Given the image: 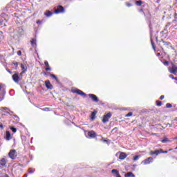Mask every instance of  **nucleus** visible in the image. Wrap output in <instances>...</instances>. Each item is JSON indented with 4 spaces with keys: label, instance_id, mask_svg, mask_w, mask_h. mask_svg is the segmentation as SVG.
Returning <instances> with one entry per match:
<instances>
[{
    "label": "nucleus",
    "instance_id": "0eeeda50",
    "mask_svg": "<svg viewBox=\"0 0 177 177\" xmlns=\"http://www.w3.org/2000/svg\"><path fill=\"white\" fill-rule=\"evenodd\" d=\"M111 115H112V114L111 112L104 115L102 118V122L104 124H106V122H109V120L111 118Z\"/></svg>",
    "mask_w": 177,
    "mask_h": 177
},
{
    "label": "nucleus",
    "instance_id": "f3484780",
    "mask_svg": "<svg viewBox=\"0 0 177 177\" xmlns=\"http://www.w3.org/2000/svg\"><path fill=\"white\" fill-rule=\"evenodd\" d=\"M5 139L6 140H10V139H12V135L10 134V132H9L8 131L6 132Z\"/></svg>",
    "mask_w": 177,
    "mask_h": 177
},
{
    "label": "nucleus",
    "instance_id": "412c9836",
    "mask_svg": "<svg viewBox=\"0 0 177 177\" xmlns=\"http://www.w3.org/2000/svg\"><path fill=\"white\" fill-rule=\"evenodd\" d=\"M0 110L1 111H3L4 113H6V114H10V113L6 111V110H9V108L8 107L1 106L0 107Z\"/></svg>",
    "mask_w": 177,
    "mask_h": 177
},
{
    "label": "nucleus",
    "instance_id": "3c124183",
    "mask_svg": "<svg viewBox=\"0 0 177 177\" xmlns=\"http://www.w3.org/2000/svg\"><path fill=\"white\" fill-rule=\"evenodd\" d=\"M164 97H165V96L161 95V96L160 97V100H164Z\"/></svg>",
    "mask_w": 177,
    "mask_h": 177
},
{
    "label": "nucleus",
    "instance_id": "6e6552de",
    "mask_svg": "<svg viewBox=\"0 0 177 177\" xmlns=\"http://www.w3.org/2000/svg\"><path fill=\"white\" fill-rule=\"evenodd\" d=\"M23 35H24V30L22 28H18L17 34V39H20Z\"/></svg>",
    "mask_w": 177,
    "mask_h": 177
},
{
    "label": "nucleus",
    "instance_id": "774afa93",
    "mask_svg": "<svg viewBox=\"0 0 177 177\" xmlns=\"http://www.w3.org/2000/svg\"><path fill=\"white\" fill-rule=\"evenodd\" d=\"M176 84H177V82H176Z\"/></svg>",
    "mask_w": 177,
    "mask_h": 177
},
{
    "label": "nucleus",
    "instance_id": "e433bc0d",
    "mask_svg": "<svg viewBox=\"0 0 177 177\" xmlns=\"http://www.w3.org/2000/svg\"><path fill=\"white\" fill-rule=\"evenodd\" d=\"M159 151H162L160 152V154L161 153L167 154V153H168V151H163L162 149H159Z\"/></svg>",
    "mask_w": 177,
    "mask_h": 177
},
{
    "label": "nucleus",
    "instance_id": "c9c22d12",
    "mask_svg": "<svg viewBox=\"0 0 177 177\" xmlns=\"http://www.w3.org/2000/svg\"><path fill=\"white\" fill-rule=\"evenodd\" d=\"M164 66H165L166 67H168V66H169V62L168 61H165L163 62Z\"/></svg>",
    "mask_w": 177,
    "mask_h": 177
},
{
    "label": "nucleus",
    "instance_id": "f257e3e1",
    "mask_svg": "<svg viewBox=\"0 0 177 177\" xmlns=\"http://www.w3.org/2000/svg\"><path fill=\"white\" fill-rule=\"evenodd\" d=\"M159 45L161 48V49H171L172 48V44L171 42L165 41L163 39H161L159 41Z\"/></svg>",
    "mask_w": 177,
    "mask_h": 177
},
{
    "label": "nucleus",
    "instance_id": "dca6fc26",
    "mask_svg": "<svg viewBox=\"0 0 177 177\" xmlns=\"http://www.w3.org/2000/svg\"><path fill=\"white\" fill-rule=\"evenodd\" d=\"M162 151H160V149H156L155 151H151L149 152L150 156H153L155 154V156H158V154H161Z\"/></svg>",
    "mask_w": 177,
    "mask_h": 177
},
{
    "label": "nucleus",
    "instance_id": "393cba45",
    "mask_svg": "<svg viewBox=\"0 0 177 177\" xmlns=\"http://www.w3.org/2000/svg\"><path fill=\"white\" fill-rule=\"evenodd\" d=\"M111 172L113 174L114 176L120 175V171L117 169H112Z\"/></svg>",
    "mask_w": 177,
    "mask_h": 177
},
{
    "label": "nucleus",
    "instance_id": "a211bd4d",
    "mask_svg": "<svg viewBox=\"0 0 177 177\" xmlns=\"http://www.w3.org/2000/svg\"><path fill=\"white\" fill-rule=\"evenodd\" d=\"M127 158V153L125 152H121L119 156V160H125Z\"/></svg>",
    "mask_w": 177,
    "mask_h": 177
},
{
    "label": "nucleus",
    "instance_id": "09e8293b",
    "mask_svg": "<svg viewBox=\"0 0 177 177\" xmlns=\"http://www.w3.org/2000/svg\"><path fill=\"white\" fill-rule=\"evenodd\" d=\"M17 53L18 56H21V50H18Z\"/></svg>",
    "mask_w": 177,
    "mask_h": 177
},
{
    "label": "nucleus",
    "instance_id": "4d7b16f0",
    "mask_svg": "<svg viewBox=\"0 0 177 177\" xmlns=\"http://www.w3.org/2000/svg\"><path fill=\"white\" fill-rule=\"evenodd\" d=\"M172 23H176V19L173 20Z\"/></svg>",
    "mask_w": 177,
    "mask_h": 177
},
{
    "label": "nucleus",
    "instance_id": "4c0bfd02",
    "mask_svg": "<svg viewBox=\"0 0 177 177\" xmlns=\"http://www.w3.org/2000/svg\"><path fill=\"white\" fill-rule=\"evenodd\" d=\"M149 28L151 35V31L153 30V25H151V23L149 24Z\"/></svg>",
    "mask_w": 177,
    "mask_h": 177
},
{
    "label": "nucleus",
    "instance_id": "cd10ccee",
    "mask_svg": "<svg viewBox=\"0 0 177 177\" xmlns=\"http://www.w3.org/2000/svg\"><path fill=\"white\" fill-rule=\"evenodd\" d=\"M161 142L162 143H168L170 142V140L167 138H165L163 140H162Z\"/></svg>",
    "mask_w": 177,
    "mask_h": 177
},
{
    "label": "nucleus",
    "instance_id": "1a4fd4ad",
    "mask_svg": "<svg viewBox=\"0 0 177 177\" xmlns=\"http://www.w3.org/2000/svg\"><path fill=\"white\" fill-rule=\"evenodd\" d=\"M73 93H77V95H80V96H83V97H86V93H84L82 91L77 88L76 90L72 91Z\"/></svg>",
    "mask_w": 177,
    "mask_h": 177
},
{
    "label": "nucleus",
    "instance_id": "c03bdc74",
    "mask_svg": "<svg viewBox=\"0 0 177 177\" xmlns=\"http://www.w3.org/2000/svg\"><path fill=\"white\" fill-rule=\"evenodd\" d=\"M132 114H133L132 112H129L126 115V117H132Z\"/></svg>",
    "mask_w": 177,
    "mask_h": 177
},
{
    "label": "nucleus",
    "instance_id": "9b49d317",
    "mask_svg": "<svg viewBox=\"0 0 177 177\" xmlns=\"http://www.w3.org/2000/svg\"><path fill=\"white\" fill-rule=\"evenodd\" d=\"M6 94V92H5V90L2 89V86L0 85V102H2V100L5 99Z\"/></svg>",
    "mask_w": 177,
    "mask_h": 177
},
{
    "label": "nucleus",
    "instance_id": "6ab92c4d",
    "mask_svg": "<svg viewBox=\"0 0 177 177\" xmlns=\"http://www.w3.org/2000/svg\"><path fill=\"white\" fill-rule=\"evenodd\" d=\"M31 46L34 48V46H37V39L32 38L30 40Z\"/></svg>",
    "mask_w": 177,
    "mask_h": 177
},
{
    "label": "nucleus",
    "instance_id": "72a5a7b5",
    "mask_svg": "<svg viewBox=\"0 0 177 177\" xmlns=\"http://www.w3.org/2000/svg\"><path fill=\"white\" fill-rule=\"evenodd\" d=\"M50 77H51V78H53L55 80L57 78V76H56L55 74H50Z\"/></svg>",
    "mask_w": 177,
    "mask_h": 177
},
{
    "label": "nucleus",
    "instance_id": "f8f14e48",
    "mask_svg": "<svg viewBox=\"0 0 177 177\" xmlns=\"http://www.w3.org/2000/svg\"><path fill=\"white\" fill-rule=\"evenodd\" d=\"M88 97L91 98V100L95 103H97L99 102V98L95 94H88Z\"/></svg>",
    "mask_w": 177,
    "mask_h": 177
},
{
    "label": "nucleus",
    "instance_id": "aec40b11",
    "mask_svg": "<svg viewBox=\"0 0 177 177\" xmlns=\"http://www.w3.org/2000/svg\"><path fill=\"white\" fill-rule=\"evenodd\" d=\"M97 113V112H96V111L91 112V118H90L91 120V121H93L95 120V118H96Z\"/></svg>",
    "mask_w": 177,
    "mask_h": 177
},
{
    "label": "nucleus",
    "instance_id": "338daca9",
    "mask_svg": "<svg viewBox=\"0 0 177 177\" xmlns=\"http://www.w3.org/2000/svg\"><path fill=\"white\" fill-rule=\"evenodd\" d=\"M133 167H136V165H134Z\"/></svg>",
    "mask_w": 177,
    "mask_h": 177
},
{
    "label": "nucleus",
    "instance_id": "6e6d98bb",
    "mask_svg": "<svg viewBox=\"0 0 177 177\" xmlns=\"http://www.w3.org/2000/svg\"><path fill=\"white\" fill-rule=\"evenodd\" d=\"M161 2V0H156V3H160Z\"/></svg>",
    "mask_w": 177,
    "mask_h": 177
},
{
    "label": "nucleus",
    "instance_id": "9d476101",
    "mask_svg": "<svg viewBox=\"0 0 177 177\" xmlns=\"http://www.w3.org/2000/svg\"><path fill=\"white\" fill-rule=\"evenodd\" d=\"M153 161H154V159L153 158V157H149L148 158L144 160L142 162V164H144V165H148V164H151Z\"/></svg>",
    "mask_w": 177,
    "mask_h": 177
},
{
    "label": "nucleus",
    "instance_id": "b1692460",
    "mask_svg": "<svg viewBox=\"0 0 177 177\" xmlns=\"http://www.w3.org/2000/svg\"><path fill=\"white\" fill-rule=\"evenodd\" d=\"M135 3L136 6H142V5L143 4V1H142V0L136 1Z\"/></svg>",
    "mask_w": 177,
    "mask_h": 177
},
{
    "label": "nucleus",
    "instance_id": "c85d7f7f",
    "mask_svg": "<svg viewBox=\"0 0 177 177\" xmlns=\"http://www.w3.org/2000/svg\"><path fill=\"white\" fill-rule=\"evenodd\" d=\"M156 106H158V107H161V106H162V102L160 100H157L156 101Z\"/></svg>",
    "mask_w": 177,
    "mask_h": 177
},
{
    "label": "nucleus",
    "instance_id": "bf43d9fd",
    "mask_svg": "<svg viewBox=\"0 0 177 177\" xmlns=\"http://www.w3.org/2000/svg\"><path fill=\"white\" fill-rule=\"evenodd\" d=\"M174 18L177 19V14L174 15Z\"/></svg>",
    "mask_w": 177,
    "mask_h": 177
},
{
    "label": "nucleus",
    "instance_id": "ea45409f",
    "mask_svg": "<svg viewBox=\"0 0 177 177\" xmlns=\"http://www.w3.org/2000/svg\"><path fill=\"white\" fill-rule=\"evenodd\" d=\"M166 107L167 109H171V107H172V104H171L170 103H167L166 104Z\"/></svg>",
    "mask_w": 177,
    "mask_h": 177
},
{
    "label": "nucleus",
    "instance_id": "49530a36",
    "mask_svg": "<svg viewBox=\"0 0 177 177\" xmlns=\"http://www.w3.org/2000/svg\"><path fill=\"white\" fill-rule=\"evenodd\" d=\"M169 78H171V80H175V77H174V75L171 74L169 75Z\"/></svg>",
    "mask_w": 177,
    "mask_h": 177
},
{
    "label": "nucleus",
    "instance_id": "0e129e2a",
    "mask_svg": "<svg viewBox=\"0 0 177 177\" xmlns=\"http://www.w3.org/2000/svg\"><path fill=\"white\" fill-rule=\"evenodd\" d=\"M10 113H11L12 114H13V111H10Z\"/></svg>",
    "mask_w": 177,
    "mask_h": 177
},
{
    "label": "nucleus",
    "instance_id": "20e7f679",
    "mask_svg": "<svg viewBox=\"0 0 177 177\" xmlns=\"http://www.w3.org/2000/svg\"><path fill=\"white\" fill-rule=\"evenodd\" d=\"M23 78V75L19 74V73H17L12 75V80L15 82H19V81H21V79Z\"/></svg>",
    "mask_w": 177,
    "mask_h": 177
},
{
    "label": "nucleus",
    "instance_id": "58836bf2",
    "mask_svg": "<svg viewBox=\"0 0 177 177\" xmlns=\"http://www.w3.org/2000/svg\"><path fill=\"white\" fill-rule=\"evenodd\" d=\"M138 12L140 13H142V15H144V16H146V14L145 13V12L143 11V8H141L138 10Z\"/></svg>",
    "mask_w": 177,
    "mask_h": 177
},
{
    "label": "nucleus",
    "instance_id": "13d9d810",
    "mask_svg": "<svg viewBox=\"0 0 177 177\" xmlns=\"http://www.w3.org/2000/svg\"><path fill=\"white\" fill-rule=\"evenodd\" d=\"M4 177H9V176L8 174H5Z\"/></svg>",
    "mask_w": 177,
    "mask_h": 177
},
{
    "label": "nucleus",
    "instance_id": "7ed1b4c3",
    "mask_svg": "<svg viewBox=\"0 0 177 177\" xmlns=\"http://www.w3.org/2000/svg\"><path fill=\"white\" fill-rule=\"evenodd\" d=\"M6 167H8V159L4 156L0 159V169H3V168H6Z\"/></svg>",
    "mask_w": 177,
    "mask_h": 177
},
{
    "label": "nucleus",
    "instance_id": "ddd939ff",
    "mask_svg": "<svg viewBox=\"0 0 177 177\" xmlns=\"http://www.w3.org/2000/svg\"><path fill=\"white\" fill-rule=\"evenodd\" d=\"M21 68L22 71L21 72V75H23V74H26L27 73V66L24 65V64H21Z\"/></svg>",
    "mask_w": 177,
    "mask_h": 177
},
{
    "label": "nucleus",
    "instance_id": "c756f323",
    "mask_svg": "<svg viewBox=\"0 0 177 177\" xmlns=\"http://www.w3.org/2000/svg\"><path fill=\"white\" fill-rule=\"evenodd\" d=\"M10 129L13 133H16V132H17V129H16L15 127H11Z\"/></svg>",
    "mask_w": 177,
    "mask_h": 177
},
{
    "label": "nucleus",
    "instance_id": "2eb2a0df",
    "mask_svg": "<svg viewBox=\"0 0 177 177\" xmlns=\"http://www.w3.org/2000/svg\"><path fill=\"white\" fill-rule=\"evenodd\" d=\"M53 13L55 12H52V11L47 10L44 12V16H46V17H52V16H53Z\"/></svg>",
    "mask_w": 177,
    "mask_h": 177
},
{
    "label": "nucleus",
    "instance_id": "680f3d73",
    "mask_svg": "<svg viewBox=\"0 0 177 177\" xmlns=\"http://www.w3.org/2000/svg\"><path fill=\"white\" fill-rule=\"evenodd\" d=\"M42 110H44V111H46V108L42 109Z\"/></svg>",
    "mask_w": 177,
    "mask_h": 177
},
{
    "label": "nucleus",
    "instance_id": "37998d69",
    "mask_svg": "<svg viewBox=\"0 0 177 177\" xmlns=\"http://www.w3.org/2000/svg\"><path fill=\"white\" fill-rule=\"evenodd\" d=\"M28 174H34V170L31 168L28 169Z\"/></svg>",
    "mask_w": 177,
    "mask_h": 177
},
{
    "label": "nucleus",
    "instance_id": "7c9ffc66",
    "mask_svg": "<svg viewBox=\"0 0 177 177\" xmlns=\"http://www.w3.org/2000/svg\"><path fill=\"white\" fill-rule=\"evenodd\" d=\"M139 158H140V156L136 155L133 157V161H136V160H139Z\"/></svg>",
    "mask_w": 177,
    "mask_h": 177
},
{
    "label": "nucleus",
    "instance_id": "a18cd8bd",
    "mask_svg": "<svg viewBox=\"0 0 177 177\" xmlns=\"http://www.w3.org/2000/svg\"><path fill=\"white\" fill-rule=\"evenodd\" d=\"M36 23H37V24H42L43 21H42V20H37L36 21Z\"/></svg>",
    "mask_w": 177,
    "mask_h": 177
},
{
    "label": "nucleus",
    "instance_id": "39448f33",
    "mask_svg": "<svg viewBox=\"0 0 177 177\" xmlns=\"http://www.w3.org/2000/svg\"><path fill=\"white\" fill-rule=\"evenodd\" d=\"M66 10H64V7L62 6H58L57 9L54 11L55 15H60V13H65Z\"/></svg>",
    "mask_w": 177,
    "mask_h": 177
},
{
    "label": "nucleus",
    "instance_id": "2f4dec72",
    "mask_svg": "<svg viewBox=\"0 0 177 177\" xmlns=\"http://www.w3.org/2000/svg\"><path fill=\"white\" fill-rule=\"evenodd\" d=\"M151 44L153 50H156V46H154V41H153V39H151Z\"/></svg>",
    "mask_w": 177,
    "mask_h": 177
},
{
    "label": "nucleus",
    "instance_id": "f03ea898",
    "mask_svg": "<svg viewBox=\"0 0 177 177\" xmlns=\"http://www.w3.org/2000/svg\"><path fill=\"white\" fill-rule=\"evenodd\" d=\"M84 135L87 139H93L97 136L96 132H95L93 130L85 131Z\"/></svg>",
    "mask_w": 177,
    "mask_h": 177
},
{
    "label": "nucleus",
    "instance_id": "052dcab7",
    "mask_svg": "<svg viewBox=\"0 0 177 177\" xmlns=\"http://www.w3.org/2000/svg\"><path fill=\"white\" fill-rule=\"evenodd\" d=\"M172 150H174V149H169V151H172Z\"/></svg>",
    "mask_w": 177,
    "mask_h": 177
},
{
    "label": "nucleus",
    "instance_id": "4468645a",
    "mask_svg": "<svg viewBox=\"0 0 177 177\" xmlns=\"http://www.w3.org/2000/svg\"><path fill=\"white\" fill-rule=\"evenodd\" d=\"M45 85H46V88H47V89H53V85H52V84H50V81L46 80Z\"/></svg>",
    "mask_w": 177,
    "mask_h": 177
},
{
    "label": "nucleus",
    "instance_id": "423d86ee",
    "mask_svg": "<svg viewBox=\"0 0 177 177\" xmlns=\"http://www.w3.org/2000/svg\"><path fill=\"white\" fill-rule=\"evenodd\" d=\"M8 157L11 158V160H16L17 157V153L15 149H11L8 153Z\"/></svg>",
    "mask_w": 177,
    "mask_h": 177
},
{
    "label": "nucleus",
    "instance_id": "864d4df0",
    "mask_svg": "<svg viewBox=\"0 0 177 177\" xmlns=\"http://www.w3.org/2000/svg\"><path fill=\"white\" fill-rule=\"evenodd\" d=\"M0 128H1V129H3V124H0Z\"/></svg>",
    "mask_w": 177,
    "mask_h": 177
},
{
    "label": "nucleus",
    "instance_id": "603ef678",
    "mask_svg": "<svg viewBox=\"0 0 177 177\" xmlns=\"http://www.w3.org/2000/svg\"><path fill=\"white\" fill-rule=\"evenodd\" d=\"M55 81L57 82V84H59L60 82L59 81V78L57 77V79H55Z\"/></svg>",
    "mask_w": 177,
    "mask_h": 177
},
{
    "label": "nucleus",
    "instance_id": "79ce46f5",
    "mask_svg": "<svg viewBox=\"0 0 177 177\" xmlns=\"http://www.w3.org/2000/svg\"><path fill=\"white\" fill-rule=\"evenodd\" d=\"M101 140H102V142H103L104 143H109V140H104V138H102L101 139Z\"/></svg>",
    "mask_w": 177,
    "mask_h": 177
},
{
    "label": "nucleus",
    "instance_id": "e2e57ef3",
    "mask_svg": "<svg viewBox=\"0 0 177 177\" xmlns=\"http://www.w3.org/2000/svg\"><path fill=\"white\" fill-rule=\"evenodd\" d=\"M44 75H46L48 73L46 72L44 73Z\"/></svg>",
    "mask_w": 177,
    "mask_h": 177
},
{
    "label": "nucleus",
    "instance_id": "8fccbe9b",
    "mask_svg": "<svg viewBox=\"0 0 177 177\" xmlns=\"http://www.w3.org/2000/svg\"><path fill=\"white\" fill-rule=\"evenodd\" d=\"M14 66H15V67H17V66L19 65L18 62H14L13 63Z\"/></svg>",
    "mask_w": 177,
    "mask_h": 177
},
{
    "label": "nucleus",
    "instance_id": "a19ab883",
    "mask_svg": "<svg viewBox=\"0 0 177 177\" xmlns=\"http://www.w3.org/2000/svg\"><path fill=\"white\" fill-rule=\"evenodd\" d=\"M126 6H127V8H131L133 6V5L131 3H126Z\"/></svg>",
    "mask_w": 177,
    "mask_h": 177
},
{
    "label": "nucleus",
    "instance_id": "473e14b6",
    "mask_svg": "<svg viewBox=\"0 0 177 177\" xmlns=\"http://www.w3.org/2000/svg\"><path fill=\"white\" fill-rule=\"evenodd\" d=\"M14 119L15 120V121H20V118H19V116H17V115H14Z\"/></svg>",
    "mask_w": 177,
    "mask_h": 177
},
{
    "label": "nucleus",
    "instance_id": "a878e982",
    "mask_svg": "<svg viewBox=\"0 0 177 177\" xmlns=\"http://www.w3.org/2000/svg\"><path fill=\"white\" fill-rule=\"evenodd\" d=\"M5 20H6V19H5V17H3V16L0 15V26H2V24H3V21H5Z\"/></svg>",
    "mask_w": 177,
    "mask_h": 177
},
{
    "label": "nucleus",
    "instance_id": "f704fd0d",
    "mask_svg": "<svg viewBox=\"0 0 177 177\" xmlns=\"http://www.w3.org/2000/svg\"><path fill=\"white\" fill-rule=\"evenodd\" d=\"M45 70L46 71H52V68L48 65L46 67Z\"/></svg>",
    "mask_w": 177,
    "mask_h": 177
},
{
    "label": "nucleus",
    "instance_id": "5701e85b",
    "mask_svg": "<svg viewBox=\"0 0 177 177\" xmlns=\"http://www.w3.org/2000/svg\"><path fill=\"white\" fill-rule=\"evenodd\" d=\"M124 177H136V176L132 172H128L124 175Z\"/></svg>",
    "mask_w": 177,
    "mask_h": 177
},
{
    "label": "nucleus",
    "instance_id": "69168bd1",
    "mask_svg": "<svg viewBox=\"0 0 177 177\" xmlns=\"http://www.w3.org/2000/svg\"><path fill=\"white\" fill-rule=\"evenodd\" d=\"M25 177H27V175H25Z\"/></svg>",
    "mask_w": 177,
    "mask_h": 177
},
{
    "label": "nucleus",
    "instance_id": "bb28decb",
    "mask_svg": "<svg viewBox=\"0 0 177 177\" xmlns=\"http://www.w3.org/2000/svg\"><path fill=\"white\" fill-rule=\"evenodd\" d=\"M171 24H172V22H168V23L166 24L164 30L162 31L161 32H164V31H167V29L168 28V27H169V26H171Z\"/></svg>",
    "mask_w": 177,
    "mask_h": 177
},
{
    "label": "nucleus",
    "instance_id": "de8ad7c7",
    "mask_svg": "<svg viewBox=\"0 0 177 177\" xmlns=\"http://www.w3.org/2000/svg\"><path fill=\"white\" fill-rule=\"evenodd\" d=\"M44 64H45L46 67H47L48 66H49V62H48V61H45Z\"/></svg>",
    "mask_w": 177,
    "mask_h": 177
},
{
    "label": "nucleus",
    "instance_id": "4be33fe9",
    "mask_svg": "<svg viewBox=\"0 0 177 177\" xmlns=\"http://www.w3.org/2000/svg\"><path fill=\"white\" fill-rule=\"evenodd\" d=\"M176 71H177V67L176 66H173L172 69H171L169 71V73H171V74H176Z\"/></svg>",
    "mask_w": 177,
    "mask_h": 177
},
{
    "label": "nucleus",
    "instance_id": "5fc2aeb1",
    "mask_svg": "<svg viewBox=\"0 0 177 177\" xmlns=\"http://www.w3.org/2000/svg\"><path fill=\"white\" fill-rule=\"evenodd\" d=\"M6 71H8V73H9L10 74H12V72L10 71V69H6Z\"/></svg>",
    "mask_w": 177,
    "mask_h": 177
}]
</instances>
